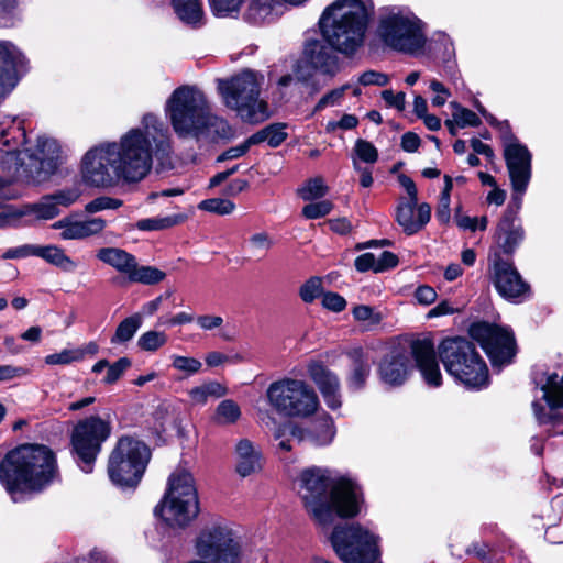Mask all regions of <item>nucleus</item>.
Wrapping results in <instances>:
<instances>
[{"label": "nucleus", "instance_id": "obj_2", "mask_svg": "<svg viewBox=\"0 0 563 563\" xmlns=\"http://www.w3.org/2000/svg\"><path fill=\"white\" fill-rule=\"evenodd\" d=\"M375 15L374 0H334L319 19L321 40H309L303 62L316 71L334 77L340 71L336 53L353 57L365 44Z\"/></svg>", "mask_w": 563, "mask_h": 563}, {"label": "nucleus", "instance_id": "obj_3", "mask_svg": "<svg viewBox=\"0 0 563 563\" xmlns=\"http://www.w3.org/2000/svg\"><path fill=\"white\" fill-rule=\"evenodd\" d=\"M299 494L313 520L330 527L336 518H354L364 504L360 484L335 470L312 466L299 475Z\"/></svg>", "mask_w": 563, "mask_h": 563}, {"label": "nucleus", "instance_id": "obj_56", "mask_svg": "<svg viewBox=\"0 0 563 563\" xmlns=\"http://www.w3.org/2000/svg\"><path fill=\"white\" fill-rule=\"evenodd\" d=\"M249 247L254 255L265 254L273 242L267 233H255L247 241Z\"/></svg>", "mask_w": 563, "mask_h": 563}, {"label": "nucleus", "instance_id": "obj_32", "mask_svg": "<svg viewBox=\"0 0 563 563\" xmlns=\"http://www.w3.org/2000/svg\"><path fill=\"white\" fill-rule=\"evenodd\" d=\"M307 371L309 374V377L317 386L320 394H322L324 390L336 386V383L340 382L339 376L336 373L328 368L322 362L312 360L307 365Z\"/></svg>", "mask_w": 563, "mask_h": 563}, {"label": "nucleus", "instance_id": "obj_25", "mask_svg": "<svg viewBox=\"0 0 563 563\" xmlns=\"http://www.w3.org/2000/svg\"><path fill=\"white\" fill-rule=\"evenodd\" d=\"M418 201L400 202L396 220L408 235L419 232L431 218V207L428 203L417 205Z\"/></svg>", "mask_w": 563, "mask_h": 563}, {"label": "nucleus", "instance_id": "obj_58", "mask_svg": "<svg viewBox=\"0 0 563 563\" xmlns=\"http://www.w3.org/2000/svg\"><path fill=\"white\" fill-rule=\"evenodd\" d=\"M52 199L56 201V206L69 207L75 203L80 197V190L78 188L63 189L54 195H51Z\"/></svg>", "mask_w": 563, "mask_h": 563}, {"label": "nucleus", "instance_id": "obj_29", "mask_svg": "<svg viewBox=\"0 0 563 563\" xmlns=\"http://www.w3.org/2000/svg\"><path fill=\"white\" fill-rule=\"evenodd\" d=\"M96 257L106 265L111 266L118 273L129 279L135 264V256L120 247H101L97 251Z\"/></svg>", "mask_w": 563, "mask_h": 563}, {"label": "nucleus", "instance_id": "obj_51", "mask_svg": "<svg viewBox=\"0 0 563 563\" xmlns=\"http://www.w3.org/2000/svg\"><path fill=\"white\" fill-rule=\"evenodd\" d=\"M333 209V203L330 200H321L311 202L302 208V214L306 219H319L329 214Z\"/></svg>", "mask_w": 563, "mask_h": 563}, {"label": "nucleus", "instance_id": "obj_42", "mask_svg": "<svg viewBox=\"0 0 563 563\" xmlns=\"http://www.w3.org/2000/svg\"><path fill=\"white\" fill-rule=\"evenodd\" d=\"M167 343V335L162 331L150 330L137 339V346L145 352H156Z\"/></svg>", "mask_w": 563, "mask_h": 563}, {"label": "nucleus", "instance_id": "obj_31", "mask_svg": "<svg viewBox=\"0 0 563 563\" xmlns=\"http://www.w3.org/2000/svg\"><path fill=\"white\" fill-rule=\"evenodd\" d=\"M47 263L60 268L66 273H73L77 268V263L69 257L65 251L56 245L40 246L36 245V254Z\"/></svg>", "mask_w": 563, "mask_h": 563}, {"label": "nucleus", "instance_id": "obj_8", "mask_svg": "<svg viewBox=\"0 0 563 563\" xmlns=\"http://www.w3.org/2000/svg\"><path fill=\"white\" fill-rule=\"evenodd\" d=\"M439 356L446 372L472 390L489 385L488 367L475 345L465 338H449L441 342Z\"/></svg>", "mask_w": 563, "mask_h": 563}, {"label": "nucleus", "instance_id": "obj_50", "mask_svg": "<svg viewBox=\"0 0 563 563\" xmlns=\"http://www.w3.org/2000/svg\"><path fill=\"white\" fill-rule=\"evenodd\" d=\"M354 152L356 157L367 164H374L378 158L376 147L368 141L358 139L355 142Z\"/></svg>", "mask_w": 563, "mask_h": 563}, {"label": "nucleus", "instance_id": "obj_9", "mask_svg": "<svg viewBox=\"0 0 563 563\" xmlns=\"http://www.w3.org/2000/svg\"><path fill=\"white\" fill-rule=\"evenodd\" d=\"M199 497L191 473L184 468L170 474L167 489L155 514L170 528H186L199 515Z\"/></svg>", "mask_w": 563, "mask_h": 563}, {"label": "nucleus", "instance_id": "obj_19", "mask_svg": "<svg viewBox=\"0 0 563 563\" xmlns=\"http://www.w3.org/2000/svg\"><path fill=\"white\" fill-rule=\"evenodd\" d=\"M490 279L497 292L508 301L518 303L530 297V286L514 263L497 253L490 260Z\"/></svg>", "mask_w": 563, "mask_h": 563}, {"label": "nucleus", "instance_id": "obj_54", "mask_svg": "<svg viewBox=\"0 0 563 563\" xmlns=\"http://www.w3.org/2000/svg\"><path fill=\"white\" fill-rule=\"evenodd\" d=\"M82 358V352L79 350H63L59 353L49 354L45 357L48 365H65Z\"/></svg>", "mask_w": 563, "mask_h": 563}, {"label": "nucleus", "instance_id": "obj_49", "mask_svg": "<svg viewBox=\"0 0 563 563\" xmlns=\"http://www.w3.org/2000/svg\"><path fill=\"white\" fill-rule=\"evenodd\" d=\"M172 366L183 372L187 375H194L200 372L202 364L199 360L195 357L181 356V355H172Z\"/></svg>", "mask_w": 563, "mask_h": 563}, {"label": "nucleus", "instance_id": "obj_33", "mask_svg": "<svg viewBox=\"0 0 563 563\" xmlns=\"http://www.w3.org/2000/svg\"><path fill=\"white\" fill-rule=\"evenodd\" d=\"M336 434V428L333 419L329 415H323L316 420L309 431L310 441L318 446H325L332 443Z\"/></svg>", "mask_w": 563, "mask_h": 563}, {"label": "nucleus", "instance_id": "obj_6", "mask_svg": "<svg viewBox=\"0 0 563 563\" xmlns=\"http://www.w3.org/2000/svg\"><path fill=\"white\" fill-rule=\"evenodd\" d=\"M24 139L5 150V156L1 158V168L8 174L9 180L25 178L36 183L45 180L58 168L62 159V147L56 139L48 135H38L34 148L20 146Z\"/></svg>", "mask_w": 563, "mask_h": 563}, {"label": "nucleus", "instance_id": "obj_37", "mask_svg": "<svg viewBox=\"0 0 563 563\" xmlns=\"http://www.w3.org/2000/svg\"><path fill=\"white\" fill-rule=\"evenodd\" d=\"M166 274L154 266H140L135 261L134 268L129 277L130 283H140L144 285H155L161 283Z\"/></svg>", "mask_w": 563, "mask_h": 563}, {"label": "nucleus", "instance_id": "obj_39", "mask_svg": "<svg viewBox=\"0 0 563 563\" xmlns=\"http://www.w3.org/2000/svg\"><path fill=\"white\" fill-rule=\"evenodd\" d=\"M280 1L282 0H247L246 18L254 23H260L271 14L274 5Z\"/></svg>", "mask_w": 563, "mask_h": 563}, {"label": "nucleus", "instance_id": "obj_11", "mask_svg": "<svg viewBox=\"0 0 563 563\" xmlns=\"http://www.w3.org/2000/svg\"><path fill=\"white\" fill-rule=\"evenodd\" d=\"M380 537L358 522L338 525L330 534V543L344 563H376L380 556Z\"/></svg>", "mask_w": 563, "mask_h": 563}, {"label": "nucleus", "instance_id": "obj_13", "mask_svg": "<svg viewBox=\"0 0 563 563\" xmlns=\"http://www.w3.org/2000/svg\"><path fill=\"white\" fill-rule=\"evenodd\" d=\"M266 396L273 408L290 417H308L319 408L317 393L300 379L276 380L268 386Z\"/></svg>", "mask_w": 563, "mask_h": 563}, {"label": "nucleus", "instance_id": "obj_44", "mask_svg": "<svg viewBox=\"0 0 563 563\" xmlns=\"http://www.w3.org/2000/svg\"><path fill=\"white\" fill-rule=\"evenodd\" d=\"M452 107L454 108L452 118L456 126L464 129L466 126H478L481 124L482 121L479 117L472 110L456 103H452Z\"/></svg>", "mask_w": 563, "mask_h": 563}, {"label": "nucleus", "instance_id": "obj_30", "mask_svg": "<svg viewBox=\"0 0 563 563\" xmlns=\"http://www.w3.org/2000/svg\"><path fill=\"white\" fill-rule=\"evenodd\" d=\"M522 240L523 230L520 225H516L508 218L499 222L496 230V242L505 254H512Z\"/></svg>", "mask_w": 563, "mask_h": 563}, {"label": "nucleus", "instance_id": "obj_35", "mask_svg": "<svg viewBox=\"0 0 563 563\" xmlns=\"http://www.w3.org/2000/svg\"><path fill=\"white\" fill-rule=\"evenodd\" d=\"M143 318L141 313H134L123 319L117 327V330L111 338V343L121 344L129 342L141 328Z\"/></svg>", "mask_w": 563, "mask_h": 563}, {"label": "nucleus", "instance_id": "obj_4", "mask_svg": "<svg viewBox=\"0 0 563 563\" xmlns=\"http://www.w3.org/2000/svg\"><path fill=\"white\" fill-rule=\"evenodd\" d=\"M54 451L44 444H22L0 464V482L14 503L42 493L58 478Z\"/></svg>", "mask_w": 563, "mask_h": 563}, {"label": "nucleus", "instance_id": "obj_61", "mask_svg": "<svg viewBox=\"0 0 563 563\" xmlns=\"http://www.w3.org/2000/svg\"><path fill=\"white\" fill-rule=\"evenodd\" d=\"M358 81L363 86L376 85L383 87L389 82V78L384 73H379L376 70H367L360 76Z\"/></svg>", "mask_w": 563, "mask_h": 563}, {"label": "nucleus", "instance_id": "obj_17", "mask_svg": "<svg viewBox=\"0 0 563 563\" xmlns=\"http://www.w3.org/2000/svg\"><path fill=\"white\" fill-rule=\"evenodd\" d=\"M468 332L486 352L493 366L501 367L511 363L516 354V342L510 329L478 321L471 324Z\"/></svg>", "mask_w": 563, "mask_h": 563}, {"label": "nucleus", "instance_id": "obj_16", "mask_svg": "<svg viewBox=\"0 0 563 563\" xmlns=\"http://www.w3.org/2000/svg\"><path fill=\"white\" fill-rule=\"evenodd\" d=\"M110 432V424L96 416L86 418L75 426L71 433L73 452L85 473L92 471L101 444L109 438Z\"/></svg>", "mask_w": 563, "mask_h": 563}, {"label": "nucleus", "instance_id": "obj_46", "mask_svg": "<svg viewBox=\"0 0 563 563\" xmlns=\"http://www.w3.org/2000/svg\"><path fill=\"white\" fill-rule=\"evenodd\" d=\"M322 295V280L319 277H310L299 289V296L306 303L313 302Z\"/></svg>", "mask_w": 563, "mask_h": 563}, {"label": "nucleus", "instance_id": "obj_43", "mask_svg": "<svg viewBox=\"0 0 563 563\" xmlns=\"http://www.w3.org/2000/svg\"><path fill=\"white\" fill-rule=\"evenodd\" d=\"M351 88L350 85H343L339 88L332 89L323 95L314 107V112L322 111L327 108L340 106L346 91Z\"/></svg>", "mask_w": 563, "mask_h": 563}, {"label": "nucleus", "instance_id": "obj_1", "mask_svg": "<svg viewBox=\"0 0 563 563\" xmlns=\"http://www.w3.org/2000/svg\"><path fill=\"white\" fill-rule=\"evenodd\" d=\"M166 170L174 165L172 134L164 121L154 113L142 117L140 125L131 128L117 141L101 142L81 158L84 183L96 188H112L120 184H136L152 170Z\"/></svg>", "mask_w": 563, "mask_h": 563}, {"label": "nucleus", "instance_id": "obj_26", "mask_svg": "<svg viewBox=\"0 0 563 563\" xmlns=\"http://www.w3.org/2000/svg\"><path fill=\"white\" fill-rule=\"evenodd\" d=\"M350 361V371L346 376L347 388L352 391H358L366 385L371 374V360L368 354L360 346L346 351Z\"/></svg>", "mask_w": 563, "mask_h": 563}, {"label": "nucleus", "instance_id": "obj_45", "mask_svg": "<svg viewBox=\"0 0 563 563\" xmlns=\"http://www.w3.org/2000/svg\"><path fill=\"white\" fill-rule=\"evenodd\" d=\"M123 206L121 199L112 198L109 196H100L89 201L85 206V211L88 213H97L103 210H115Z\"/></svg>", "mask_w": 563, "mask_h": 563}, {"label": "nucleus", "instance_id": "obj_21", "mask_svg": "<svg viewBox=\"0 0 563 563\" xmlns=\"http://www.w3.org/2000/svg\"><path fill=\"white\" fill-rule=\"evenodd\" d=\"M411 354L423 382L432 388L442 385V374L433 342L430 339H418L411 343Z\"/></svg>", "mask_w": 563, "mask_h": 563}, {"label": "nucleus", "instance_id": "obj_34", "mask_svg": "<svg viewBox=\"0 0 563 563\" xmlns=\"http://www.w3.org/2000/svg\"><path fill=\"white\" fill-rule=\"evenodd\" d=\"M285 129L286 124L283 123L271 124L251 135V143L255 145L266 142L271 147H277L287 137Z\"/></svg>", "mask_w": 563, "mask_h": 563}, {"label": "nucleus", "instance_id": "obj_27", "mask_svg": "<svg viewBox=\"0 0 563 563\" xmlns=\"http://www.w3.org/2000/svg\"><path fill=\"white\" fill-rule=\"evenodd\" d=\"M235 471L242 477L250 476L262 468V453L247 439H242L238 442L235 446Z\"/></svg>", "mask_w": 563, "mask_h": 563}, {"label": "nucleus", "instance_id": "obj_53", "mask_svg": "<svg viewBox=\"0 0 563 563\" xmlns=\"http://www.w3.org/2000/svg\"><path fill=\"white\" fill-rule=\"evenodd\" d=\"M21 0H0V26H11Z\"/></svg>", "mask_w": 563, "mask_h": 563}, {"label": "nucleus", "instance_id": "obj_15", "mask_svg": "<svg viewBox=\"0 0 563 563\" xmlns=\"http://www.w3.org/2000/svg\"><path fill=\"white\" fill-rule=\"evenodd\" d=\"M197 554L212 563H239L241 547L232 529L222 520L207 523L195 543Z\"/></svg>", "mask_w": 563, "mask_h": 563}, {"label": "nucleus", "instance_id": "obj_40", "mask_svg": "<svg viewBox=\"0 0 563 563\" xmlns=\"http://www.w3.org/2000/svg\"><path fill=\"white\" fill-rule=\"evenodd\" d=\"M241 417L238 404L231 399L222 400L214 413V421L219 424H232Z\"/></svg>", "mask_w": 563, "mask_h": 563}, {"label": "nucleus", "instance_id": "obj_63", "mask_svg": "<svg viewBox=\"0 0 563 563\" xmlns=\"http://www.w3.org/2000/svg\"><path fill=\"white\" fill-rule=\"evenodd\" d=\"M437 291L428 285H420L415 290V299L422 306H430L437 300Z\"/></svg>", "mask_w": 563, "mask_h": 563}, {"label": "nucleus", "instance_id": "obj_12", "mask_svg": "<svg viewBox=\"0 0 563 563\" xmlns=\"http://www.w3.org/2000/svg\"><path fill=\"white\" fill-rule=\"evenodd\" d=\"M147 445L133 438H121L110 454L108 473L111 482L121 488L139 485L150 461Z\"/></svg>", "mask_w": 563, "mask_h": 563}, {"label": "nucleus", "instance_id": "obj_14", "mask_svg": "<svg viewBox=\"0 0 563 563\" xmlns=\"http://www.w3.org/2000/svg\"><path fill=\"white\" fill-rule=\"evenodd\" d=\"M540 397L532 402L538 423L544 428L549 437L563 434V369L547 372L537 382Z\"/></svg>", "mask_w": 563, "mask_h": 563}, {"label": "nucleus", "instance_id": "obj_55", "mask_svg": "<svg viewBox=\"0 0 563 563\" xmlns=\"http://www.w3.org/2000/svg\"><path fill=\"white\" fill-rule=\"evenodd\" d=\"M130 366L131 361L128 357H121L113 364H109L103 383L108 385L114 384Z\"/></svg>", "mask_w": 563, "mask_h": 563}, {"label": "nucleus", "instance_id": "obj_22", "mask_svg": "<svg viewBox=\"0 0 563 563\" xmlns=\"http://www.w3.org/2000/svg\"><path fill=\"white\" fill-rule=\"evenodd\" d=\"M60 213L56 201L51 196L43 197L38 202L23 208H9L0 212V228L18 225L25 216H34L36 220H51Z\"/></svg>", "mask_w": 563, "mask_h": 563}, {"label": "nucleus", "instance_id": "obj_24", "mask_svg": "<svg viewBox=\"0 0 563 563\" xmlns=\"http://www.w3.org/2000/svg\"><path fill=\"white\" fill-rule=\"evenodd\" d=\"M107 225L102 218L77 219L65 217L52 224L55 230H60L62 240H85L100 234Z\"/></svg>", "mask_w": 563, "mask_h": 563}, {"label": "nucleus", "instance_id": "obj_59", "mask_svg": "<svg viewBox=\"0 0 563 563\" xmlns=\"http://www.w3.org/2000/svg\"><path fill=\"white\" fill-rule=\"evenodd\" d=\"M322 306L333 312H341L346 308V300L339 294L328 291L322 295Z\"/></svg>", "mask_w": 563, "mask_h": 563}, {"label": "nucleus", "instance_id": "obj_41", "mask_svg": "<svg viewBox=\"0 0 563 563\" xmlns=\"http://www.w3.org/2000/svg\"><path fill=\"white\" fill-rule=\"evenodd\" d=\"M329 191L322 177H314L307 180L301 188L298 189V195L306 201H312L323 198Z\"/></svg>", "mask_w": 563, "mask_h": 563}, {"label": "nucleus", "instance_id": "obj_57", "mask_svg": "<svg viewBox=\"0 0 563 563\" xmlns=\"http://www.w3.org/2000/svg\"><path fill=\"white\" fill-rule=\"evenodd\" d=\"M322 399L327 407L331 410H338L342 407V394H341V383H336V386L324 390L322 394Z\"/></svg>", "mask_w": 563, "mask_h": 563}, {"label": "nucleus", "instance_id": "obj_47", "mask_svg": "<svg viewBox=\"0 0 563 563\" xmlns=\"http://www.w3.org/2000/svg\"><path fill=\"white\" fill-rule=\"evenodd\" d=\"M235 206L232 201L222 198L206 199L199 203V209L220 216L230 214Z\"/></svg>", "mask_w": 563, "mask_h": 563}, {"label": "nucleus", "instance_id": "obj_38", "mask_svg": "<svg viewBox=\"0 0 563 563\" xmlns=\"http://www.w3.org/2000/svg\"><path fill=\"white\" fill-rule=\"evenodd\" d=\"M185 220L183 214H172L166 217L146 218L136 222V228L141 231H158L172 228Z\"/></svg>", "mask_w": 563, "mask_h": 563}, {"label": "nucleus", "instance_id": "obj_23", "mask_svg": "<svg viewBox=\"0 0 563 563\" xmlns=\"http://www.w3.org/2000/svg\"><path fill=\"white\" fill-rule=\"evenodd\" d=\"M411 371L409 355L402 350L387 353L378 365L380 380L389 387L401 386Z\"/></svg>", "mask_w": 563, "mask_h": 563}, {"label": "nucleus", "instance_id": "obj_7", "mask_svg": "<svg viewBox=\"0 0 563 563\" xmlns=\"http://www.w3.org/2000/svg\"><path fill=\"white\" fill-rule=\"evenodd\" d=\"M376 36L386 47L408 55L420 54L427 44L426 24L408 7L383 8Z\"/></svg>", "mask_w": 563, "mask_h": 563}, {"label": "nucleus", "instance_id": "obj_28", "mask_svg": "<svg viewBox=\"0 0 563 563\" xmlns=\"http://www.w3.org/2000/svg\"><path fill=\"white\" fill-rule=\"evenodd\" d=\"M174 13L181 23L191 29H200L206 24L202 0H170Z\"/></svg>", "mask_w": 563, "mask_h": 563}, {"label": "nucleus", "instance_id": "obj_18", "mask_svg": "<svg viewBox=\"0 0 563 563\" xmlns=\"http://www.w3.org/2000/svg\"><path fill=\"white\" fill-rule=\"evenodd\" d=\"M504 157L509 174L514 199L521 201L532 175V155L509 131L503 136Z\"/></svg>", "mask_w": 563, "mask_h": 563}, {"label": "nucleus", "instance_id": "obj_52", "mask_svg": "<svg viewBox=\"0 0 563 563\" xmlns=\"http://www.w3.org/2000/svg\"><path fill=\"white\" fill-rule=\"evenodd\" d=\"M355 320L367 322L369 325H376L382 321V316L373 307L367 305L355 306L352 310Z\"/></svg>", "mask_w": 563, "mask_h": 563}, {"label": "nucleus", "instance_id": "obj_48", "mask_svg": "<svg viewBox=\"0 0 563 563\" xmlns=\"http://www.w3.org/2000/svg\"><path fill=\"white\" fill-rule=\"evenodd\" d=\"M243 0H209L210 9L217 16H229L238 13Z\"/></svg>", "mask_w": 563, "mask_h": 563}, {"label": "nucleus", "instance_id": "obj_10", "mask_svg": "<svg viewBox=\"0 0 563 563\" xmlns=\"http://www.w3.org/2000/svg\"><path fill=\"white\" fill-rule=\"evenodd\" d=\"M263 75L246 69L229 79H218L223 103L244 121L262 122L269 117L265 100L260 98Z\"/></svg>", "mask_w": 563, "mask_h": 563}, {"label": "nucleus", "instance_id": "obj_64", "mask_svg": "<svg viewBox=\"0 0 563 563\" xmlns=\"http://www.w3.org/2000/svg\"><path fill=\"white\" fill-rule=\"evenodd\" d=\"M382 98L388 107L395 108L398 111H404L406 108L405 92L400 91L395 93L393 90H384L382 92Z\"/></svg>", "mask_w": 563, "mask_h": 563}, {"label": "nucleus", "instance_id": "obj_5", "mask_svg": "<svg viewBox=\"0 0 563 563\" xmlns=\"http://www.w3.org/2000/svg\"><path fill=\"white\" fill-rule=\"evenodd\" d=\"M164 110L178 137L214 142L234 136L232 126L211 112L205 92L197 86L176 88L166 100Z\"/></svg>", "mask_w": 563, "mask_h": 563}, {"label": "nucleus", "instance_id": "obj_62", "mask_svg": "<svg viewBox=\"0 0 563 563\" xmlns=\"http://www.w3.org/2000/svg\"><path fill=\"white\" fill-rule=\"evenodd\" d=\"M430 89L435 93V96L432 98V104L434 107H442L451 96L449 89L445 88L442 82L435 79L430 81Z\"/></svg>", "mask_w": 563, "mask_h": 563}, {"label": "nucleus", "instance_id": "obj_20", "mask_svg": "<svg viewBox=\"0 0 563 563\" xmlns=\"http://www.w3.org/2000/svg\"><path fill=\"white\" fill-rule=\"evenodd\" d=\"M23 53L11 42L0 41V101L18 85L27 70Z\"/></svg>", "mask_w": 563, "mask_h": 563}, {"label": "nucleus", "instance_id": "obj_36", "mask_svg": "<svg viewBox=\"0 0 563 563\" xmlns=\"http://www.w3.org/2000/svg\"><path fill=\"white\" fill-rule=\"evenodd\" d=\"M227 393L228 390L223 385L210 380L190 389L189 397L194 404L203 405L209 398H220L225 396Z\"/></svg>", "mask_w": 563, "mask_h": 563}, {"label": "nucleus", "instance_id": "obj_60", "mask_svg": "<svg viewBox=\"0 0 563 563\" xmlns=\"http://www.w3.org/2000/svg\"><path fill=\"white\" fill-rule=\"evenodd\" d=\"M358 124V119L354 114H343L338 121H329L325 125V131L333 133L336 130H352Z\"/></svg>", "mask_w": 563, "mask_h": 563}]
</instances>
